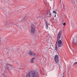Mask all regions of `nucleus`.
Wrapping results in <instances>:
<instances>
[{
    "label": "nucleus",
    "instance_id": "f257e3e1",
    "mask_svg": "<svg viewBox=\"0 0 77 77\" xmlns=\"http://www.w3.org/2000/svg\"><path fill=\"white\" fill-rule=\"evenodd\" d=\"M62 34V29H60L57 35V40L55 45V50H57V47L58 48H60L63 46V39H61V40H60V39Z\"/></svg>",
    "mask_w": 77,
    "mask_h": 77
},
{
    "label": "nucleus",
    "instance_id": "f03ea898",
    "mask_svg": "<svg viewBox=\"0 0 77 77\" xmlns=\"http://www.w3.org/2000/svg\"><path fill=\"white\" fill-rule=\"evenodd\" d=\"M29 74L31 77H37L39 76L38 73L34 72H29Z\"/></svg>",
    "mask_w": 77,
    "mask_h": 77
},
{
    "label": "nucleus",
    "instance_id": "7ed1b4c3",
    "mask_svg": "<svg viewBox=\"0 0 77 77\" xmlns=\"http://www.w3.org/2000/svg\"><path fill=\"white\" fill-rule=\"evenodd\" d=\"M54 60L56 63H57L58 65H59L60 64V62L59 61V57L57 55H56L54 57Z\"/></svg>",
    "mask_w": 77,
    "mask_h": 77
},
{
    "label": "nucleus",
    "instance_id": "20e7f679",
    "mask_svg": "<svg viewBox=\"0 0 77 77\" xmlns=\"http://www.w3.org/2000/svg\"><path fill=\"white\" fill-rule=\"evenodd\" d=\"M5 67H7V69L8 70H11L12 68V66L9 64H6L5 65Z\"/></svg>",
    "mask_w": 77,
    "mask_h": 77
},
{
    "label": "nucleus",
    "instance_id": "39448f33",
    "mask_svg": "<svg viewBox=\"0 0 77 77\" xmlns=\"http://www.w3.org/2000/svg\"><path fill=\"white\" fill-rule=\"evenodd\" d=\"M35 30V27L34 26H31V32L33 33Z\"/></svg>",
    "mask_w": 77,
    "mask_h": 77
},
{
    "label": "nucleus",
    "instance_id": "423d86ee",
    "mask_svg": "<svg viewBox=\"0 0 77 77\" xmlns=\"http://www.w3.org/2000/svg\"><path fill=\"white\" fill-rule=\"evenodd\" d=\"M29 54L30 55H31V56H32V55L33 54V53L31 52L30 51H29Z\"/></svg>",
    "mask_w": 77,
    "mask_h": 77
},
{
    "label": "nucleus",
    "instance_id": "0eeeda50",
    "mask_svg": "<svg viewBox=\"0 0 77 77\" xmlns=\"http://www.w3.org/2000/svg\"><path fill=\"white\" fill-rule=\"evenodd\" d=\"M48 15H49L50 16V17H51V13H50V12H49L48 13Z\"/></svg>",
    "mask_w": 77,
    "mask_h": 77
},
{
    "label": "nucleus",
    "instance_id": "6e6552de",
    "mask_svg": "<svg viewBox=\"0 0 77 77\" xmlns=\"http://www.w3.org/2000/svg\"><path fill=\"white\" fill-rule=\"evenodd\" d=\"M5 26L6 27H8V26H9V23L6 22L5 24Z\"/></svg>",
    "mask_w": 77,
    "mask_h": 77
},
{
    "label": "nucleus",
    "instance_id": "1a4fd4ad",
    "mask_svg": "<svg viewBox=\"0 0 77 77\" xmlns=\"http://www.w3.org/2000/svg\"><path fill=\"white\" fill-rule=\"evenodd\" d=\"M30 73H29L26 75V77H30Z\"/></svg>",
    "mask_w": 77,
    "mask_h": 77
},
{
    "label": "nucleus",
    "instance_id": "9d476101",
    "mask_svg": "<svg viewBox=\"0 0 77 77\" xmlns=\"http://www.w3.org/2000/svg\"><path fill=\"white\" fill-rule=\"evenodd\" d=\"M71 2L72 4H74V0H71Z\"/></svg>",
    "mask_w": 77,
    "mask_h": 77
},
{
    "label": "nucleus",
    "instance_id": "9b49d317",
    "mask_svg": "<svg viewBox=\"0 0 77 77\" xmlns=\"http://www.w3.org/2000/svg\"><path fill=\"white\" fill-rule=\"evenodd\" d=\"M36 55V54H35L33 53V54H32V56H34V57H35V56Z\"/></svg>",
    "mask_w": 77,
    "mask_h": 77
},
{
    "label": "nucleus",
    "instance_id": "f8f14e48",
    "mask_svg": "<svg viewBox=\"0 0 77 77\" xmlns=\"http://www.w3.org/2000/svg\"><path fill=\"white\" fill-rule=\"evenodd\" d=\"M48 25H47V23H46V29H48Z\"/></svg>",
    "mask_w": 77,
    "mask_h": 77
},
{
    "label": "nucleus",
    "instance_id": "ddd939ff",
    "mask_svg": "<svg viewBox=\"0 0 77 77\" xmlns=\"http://www.w3.org/2000/svg\"><path fill=\"white\" fill-rule=\"evenodd\" d=\"M76 64H77V61L76 62L74 63L73 64V65H75Z\"/></svg>",
    "mask_w": 77,
    "mask_h": 77
},
{
    "label": "nucleus",
    "instance_id": "4468645a",
    "mask_svg": "<svg viewBox=\"0 0 77 77\" xmlns=\"http://www.w3.org/2000/svg\"><path fill=\"white\" fill-rule=\"evenodd\" d=\"M12 29V27H8V30H10Z\"/></svg>",
    "mask_w": 77,
    "mask_h": 77
},
{
    "label": "nucleus",
    "instance_id": "2eb2a0df",
    "mask_svg": "<svg viewBox=\"0 0 77 77\" xmlns=\"http://www.w3.org/2000/svg\"><path fill=\"white\" fill-rule=\"evenodd\" d=\"M31 63H34V61H33V60H31Z\"/></svg>",
    "mask_w": 77,
    "mask_h": 77
},
{
    "label": "nucleus",
    "instance_id": "dca6fc26",
    "mask_svg": "<svg viewBox=\"0 0 77 77\" xmlns=\"http://www.w3.org/2000/svg\"><path fill=\"white\" fill-rule=\"evenodd\" d=\"M53 12L54 13V14H57V12H56V11H53Z\"/></svg>",
    "mask_w": 77,
    "mask_h": 77
},
{
    "label": "nucleus",
    "instance_id": "f3484780",
    "mask_svg": "<svg viewBox=\"0 0 77 77\" xmlns=\"http://www.w3.org/2000/svg\"><path fill=\"white\" fill-rule=\"evenodd\" d=\"M63 26H65V25H66V23H63Z\"/></svg>",
    "mask_w": 77,
    "mask_h": 77
},
{
    "label": "nucleus",
    "instance_id": "a211bd4d",
    "mask_svg": "<svg viewBox=\"0 0 77 77\" xmlns=\"http://www.w3.org/2000/svg\"><path fill=\"white\" fill-rule=\"evenodd\" d=\"M25 18H26V17H24V18H23L22 19V20L24 21V20H25Z\"/></svg>",
    "mask_w": 77,
    "mask_h": 77
},
{
    "label": "nucleus",
    "instance_id": "6ab92c4d",
    "mask_svg": "<svg viewBox=\"0 0 77 77\" xmlns=\"http://www.w3.org/2000/svg\"><path fill=\"white\" fill-rule=\"evenodd\" d=\"M34 59H35V58H32L31 59V60H33Z\"/></svg>",
    "mask_w": 77,
    "mask_h": 77
},
{
    "label": "nucleus",
    "instance_id": "aec40b11",
    "mask_svg": "<svg viewBox=\"0 0 77 77\" xmlns=\"http://www.w3.org/2000/svg\"><path fill=\"white\" fill-rule=\"evenodd\" d=\"M56 14H55V15H54V17H56Z\"/></svg>",
    "mask_w": 77,
    "mask_h": 77
},
{
    "label": "nucleus",
    "instance_id": "412c9836",
    "mask_svg": "<svg viewBox=\"0 0 77 77\" xmlns=\"http://www.w3.org/2000/svg\"><path fill=\"white\" fill-rule=\"evenodd\" d=\"M76 4H77V0L76 1Z\"/></svg>",
    "mask_w": 77,
    "mask_h": 77
},
{
    "label": "nucleus",
    "instance_id": "4be33fe9",
    "mask_svg": "<svg viewBox=\"0 0 77 77\" xmlns=\"http://www.w3.org/2000/svg\"><path fill=\"white\" fill-rule=\"evenodd\" d=\"M61 38H63V36H62Z\"/></svg>",
    "mask_w": 77,
    "mask_h": 77
},
{
    "label": "nucleus",
    "instance_id": "5701e85b",
    "mask_svg": "<svg viewBox=\"0 0 77 77\" xmlns=\"http://www.w3.org/2000/svg\"><path fill=\"white\" fill-rule=\"evenodd\" d=\"M22 21H20V22H22Z\"/></svg>",
    "mask_w": 77,
    "mask_h": 77
},
{
    "label": "nucleus",
    "instance_id": "b1692460",
    "mask_svg": "<svg viewBox=\"0 0 77 77\" xmlns=\"http://www.w3.org/2000/svg\"><path fill=\"white\" fill-rule=\"evenodd\" d=\"M57 10H56V11H57Z\"/></svg>",
    "mask_w": 77,
    "mask_h": 77
},
{
    "label": "nucleus",
    "instance_id": "393cba45",
    "mask_svg": "<svg viewBox=\"0 0 77 77\" xmlns=\"http://www.w3.org/2000/svg\"><path fill=\"white\" fill-rule=\"evenodd\" d=\"M76 39H77V38H76Z\"/></svg>",
    "mask_w": 77,
    "mask_h": 77
},
{
    "label": "nucleus",
    "instance_id": "a878e982",
    "mask_svg": "<svg viewBox=\"0 0 77 77\" xmlns=\"http://www.w3.org/2000/svg\"><path fill=\"white\" fill-rule=\"evenodd\" d=\"M76 41H77V39H76Z\"/></svg>",
    "mask_w": 77,
    "mask_h": 77
},
{
    "label": "nucleus",
    "instance_id": "bb28decb",
    "mask_svg": "<svg viewBox=\"0 0 77 77\" xmlns=\"http://www.w3.org/2000/svg\"><path fill=\"white\" fill-rule=\"evenodd\" d=\"M4 77H5V76H4Z\"/></svg>",
    "mask_w": 77,
    "mask_h": 77
}]
</instances>
